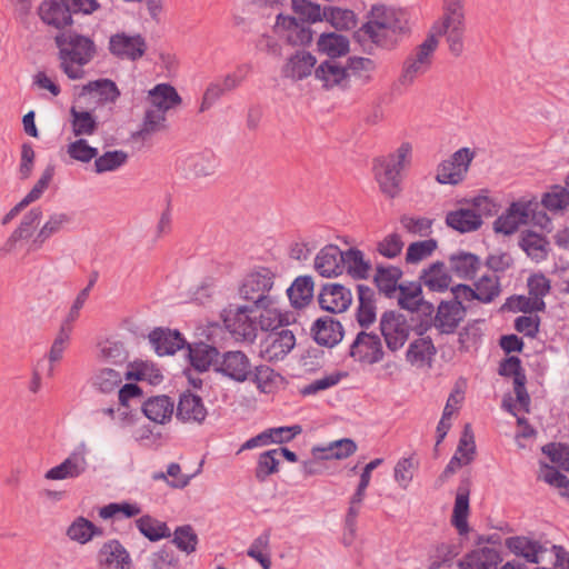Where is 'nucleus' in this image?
Listing matches in <instances>:
<instances>
[{
    "label": "nucleus",
    "instance_id": "obj_60",
    "mask_svg": "<svg viewBox=\"0 0 569 569\" xmlns=\"http://www.w3.org/2000/svg\"><path fill=\"white\" fill-rule=\"evenodd\" d=\"M292 9L299 16L298 20L306 21L308 26L323 19V9L320 4L308 0H292Z\"/></svg>",
    "mask_w": 569,
    "mask_h": 569
},
{
    "label": "nucleus",
    "instance_id": "obj_34",
    "mask_svg": "<svg viewBox=\"0 0 569 569\" xmlns=\"http://www.w3.org/2000/svg\"><path fill=\"white\" fill-rule=\"evenodd\" d=\"M188 357L191 366L200 372L208 370L212 365L216 368L220 361L218 349L203 342L189 345Z\"/></svg>",
    "mask_w": 569,
    "mask_h": 569
},
{
    "label": "nucleus",
    "instance_id": "obj_57",
    "mask_svg": "<svg viewBox=\"0 0 569 569\" xmlns=\"http://www.w3.org/2000/svg\"><path fill=\"white\" fill-rule=\"evenodd\" d=\"M256 309H261L259 315L258 328L263 331H278V328L282 327L287 319L284 316L273 307V303L267 306H253Z\"/></svg>",
    "mask_w": 569,
    "mask_h": 569
},
{
    "label": "nucleus",
    "instance_id": "obj_14",
    "mask_svg": "<svg viewBox=\"0 0 569 569\" xmlns=\"http://www.w3.org/2000/svg\"><path fill=\"white\" fill-rule=\"evenodd\" d=\"M42 210L40 207H34L29 210L20 221L19 226L12 231L0 249L4 256L13 253L21 241L29 240L34 237V231L40 224L42 219Z\"/></svg>",
    "mask_w": 569,
    "mask_h": 569
},
{
    "label": "nucleus",
    "instance_id": "obj_51",
    "mask_svg": "<svg viewBox=\"0 0 569 569\" xmlns=\"http://www.w3.org/2000/svg\"><path fill=\"white\" fill-rule=\"evenodd\" d=\"M166 113L148 104L144 111V117L141 128L137 131L136 136L141 139H147L150 136L166 129Z\"/></svg>",
    "mask_w": 569,
    "mask_h": 569
},
{
    "label": "nucleus",
    "instance_id": "obj_56",
    "mask_svg": "<svg viewBox=\"0 0 569 569\" xmlns=\"http://www.w3.org/2000/svg\"><path fill=\"white\" fill-rule=\"evenodd\" d=\"M541 203L551 212L565 211L569 208V190L563 186L555 184L543 194Z\"/></svg>",
    "mask_w": 569,
    "mask_h": 569
},
{
    "label": "nucleus",
    "instance_id": "obj_50",
    "mask_svg": "<svg viewBox=\"0 0 569 569\" xmlns=\"http://www.w3.org/2000/svg\"><path fill=\"white\" fill-rule=\"evenodd\" d=\"M128 158V153L123 150L106 151L94 159L93 171L97 174L117 171L127 163Z\"/></svg>",
    "mask_w": 569,
    "mask_h": 569
},
{
    "label": "nucleus",
    "instance_id": "obj_39",
    "mask_svg": "<svg viewBox=\"0 0 569 569\" xmlns=\"http://www.w3.org/2000/svg\"><path fill=\"white\" fill-rule=\"evenodd\" d=\"M359 306L357 321L362 328H368L376 321L375 291L366 286L358 284Z\"/></svg>",
    "mask_w": 569,
    "mask_h": 569
},
{
    "label": "nucleus",
    "instance_id": "obj_24",
    "mask_svg": "<svg viewBox=\"0 0 569 569\" xmlns=\"http://www.w3.org/2000/svg\"><path fill=\"white\" fill-rule=\"evenodd\" d=\"M312 332L318 345L329 348L339 343L343 338L342 325L331 316L317 319Z\"/></svg>",
    "mask_w": 569,
    "mask_h": 569
},
{
    "label": "nucleus",
    "instance_id": "obj_19",
    "mask_svg": "<svg viewBox=\"0 0 569 569\" xmlns=\"http://www.w3.org/2000/svg\"><path fill=\"white\" fill-rule=\"evenodd\" d=\"M466 316V308L458 300L441 301L433 318V326L441 333H453Z\"/></svg>",
    "mask_w": 569,
    "mask_h": 569
},
{
    "label": "nucleus",
    "instance_id": "obj_61",
    "mask_svg": "<svg viewBox=\"0 0 569 569\" xmlns=\"http://www.w3.org/2000/svg\"><path fill=\"white\" fill-rule=\"evenodd\" d=\"M67 153L74 161L88 163L97 158L98 149L91 147L88 140L79 138L67 146Z\"/></svg>",
    "mask_w": 569,
    "mask_h": 569
},
{
    "label": "nucleus",
    "instance_id": "obj_40",
    "mask_svg": "<svg viewBox=\"0 0 569 569\" xmlns=\"http://www.w3.org/2000/svg\"><path fill=\"white\" fill-rule=\"evenodd\" d=\"M82 92L100 103H113L120 97V90L110 79L90 81L83 86Z\"/></svg>",
    "mask_w": 569,
    "mask_h": 569
},
{
    "label": "nucleus",
    "instance_id": "obj_31",
    "mask_svg": "<svg viewBox=\"0 0 569 569\" xmlns=\"http://www.w3.org/2000/svg\"><path fill=\"white\" fill-rule=\"evenodd\" d=\"M141 408L149 420L163 425L171 420L174 402L168 396H154L146 400Z\"/></svg>",
    "mask_w": 569,
    "mask_h": 569
},
{
    "label": "nucleus",
    "instance_id": "obj_38",
    "mask_svg": "<svg viewBox=\"0 0 569 569\" xmlns=\"http://www.w3.org/2000/svg\"><path fill=\"white\" fill-rule=\"evenodd\" d=\"M98 358L119 368L129 359V352L121 340L109 338L98 345Z\"/></svg>",
    "mask_w": 569,
    "mask_h": 569
},
{
    "label": "nucleus",
    "instance_id": "obj_55",
    "mask_svg": "<svg viewBox=\"0 0 569 569\" xmlns=\"http://www.w3.org/2000/svg\"><path fill=\"white\" fill-rule=\"evenodd\" d=\"M136 523L139 531L150 541H158L171 535L166 522L159 521L150 516L139 518Z\"/></svg>",
    "mask_w": 569,
    "mask_h": 569
},
{
    "label": "nucleus",
    "instance_id": "obj_2",
    "mask_svg": "<svg viewBox=\"0 0 569 569\" xmlns=\"http://www.w3.org/2000/svg\"><path fill=\"white\" fill-rule=\"evenodd\" d=\"M59 48L61 68L70 79H81L84 74L83 66L89 63L96 54L93 41L78 33H60L56 37Z\"/></svg>",
    "mask_w": 569,
    "mask_h": 569
},
{
    "label": "nucleus",
    "instance_id": "obj_5",
    "mask_svg": "<svg viewBox=\"0 0 569 569\" xmlns=\"http://www.w3.org/2000/svg\"><path fill=\"white\" fill-rule=\"evenodd\" d=\"M253 306H233L230 305L222 311V320L226 329L237 341L252 342L258 332L257 317Z\"/></svg>",
    "mask_w": 569,
    "mask_h": 569
},
{
    "label": "nucleus",
    "instance_id": "obj_48",
    "mask_svg": "<svg viewBox=\"0 0 569 569\" xmlns=\"http://www.w3.org/2000/svg\"><path fill=\"white\" fill-rule=\"evenodd\" d=\"M318 48L319 51L326 53L330 59H335L348 53L349 40L340 33H322L318 40Z\"/></svg>",
    "mask_w": 569,
    "mask_h": 569
},
{
    "label": "nucleus",
    "instance_id": "obj_30",
    "mask_svg": "<svg viewBox=\"0 0 569 569\" xmlns=\"http://www.w3.org/2000/svg\"><path fill=\"white\" fill-rule=\"evenodd\" d=\"M506 546L516 556L523 557L528 562L539 563L543 559V555L548 549L540 542L531 540L527 537H511L506 540Z\"/></svg>",
    "mask_w": 569,
    "mask_h": 569
},
{
    "label": "nucleus",
    "instance_id": "obj_42",
    "mask_svg": "<svg viewBox=\"0 0 569 569\" xmlns=\"http://www.w3.org/2000/svg\"><path fill=\"white\" fill-rule=\"evenodd\" d=\"M436 355V348L431 338L423 337L413 340L406 353L407 361L416 367L430 366L432 357Z\"/></svg>",
    "mask_w": 569,
    "mask_h": 569
},
{
    "label": "nucleus",
    "instance_id": "obj_15",
    "mask_svg": "<svg viewBox=\"0 0 569 569\" xmlns=\"http://www.w3.org/2000/svg\"><path fill=\"white\" fill-rule=\"evenodd\" d=\"M216 371L237 382H244L251 378L252 365L242 351H227L217 362Z\"/></svg>",
    "mask_w": 569,
    "mask_h": 569
},
{
    "label": "nucleus",
    "instance_id": "obj_6",
    "mask_svg": "<svg viewBox=\"0 0 569 569\" xmlns=\"http://www.w3.org/2000/svg\"><path fill=\"white\" fill-rule=\"evenodd\" d=\"M274 274L267 268H261L249 273L240 289L239 293L242 299L252 301V306H267L274 303L273 297L269 295L273 287Z\"/></svg>",
    "mask_w": 569,
    "mask_h": 569
},
{
    "label": "nucleus",
    "instance_id": "obj_9",
    "mask_svg": "<svg viewBox=\"0 0 569 569\" xmlns=\"http://www.w3.org/2000/svg\"><path fill=\"white\" fill-rule=\"evenodd\" d=\"M273 30L290 46H306L312 40L310 26L296 17L279 13Z\"/></svg>",
    "mask_w": 569,
    "mask_h": 569
},
{
    "label": "nucleus",
    "instance_id": "obj_23",
    "mask_svg": "<svg viewBox=\"0 0 569 569\" xmlns=\"http://www.w3.org/2000/svg\"><path fill=\"white\" fill-rule=\"evenodd\" d=\"M149 341L159 356L173 355L186 343L179 331L161 327L149 333Z\"/></svg>",
    "mask_w": 569,
    "mask_h": 569
},
{
    "label": "nucleus",
    "instance_id": "obj_46",
    "mask_svg": "<svg viewBox=\"0 0 569 569\" xmlns=\"http://www.w3.org/2000/svg\"><path fill=\"white\" fill-rule=\"evenodd\" d=\"M480 264L479 258L469 252H459L449 258L450 270L461 279H472Z\"/></svg>",
    "mask_w": 569,
    "mask_h": 569
},
{
    "label": "nucleus",
    "instance_id": "obj_28",
    "mask_svg": "<svg viewBox=\"0 0 569 569\" xmlns=\"http://www.w3.org/2000/svg\"><path fill=\"white\" fill-rule=\"evenodd\" d=\"M148 104L167 113L179 107L182 99L174 87L169 83H159L148 91Z\"/></svg>",
    "mask_w": 569,
    "mask_h": 569
},
{
    "label": "nucleus",
    "instance_id": "obj_10",
    "mask_svg": "<svg viewBox=\"0 0 569 569\" xmlns=\"http://www.w3.org/2000/svg\"><path fill=\"white\" fill-rule=\"evenodd\" d=\"M295 346V333L287 328H282L267 335L261 342L260 353L269 362L279 361L284 359Z\"/></svg>",
    "mask_w": 569,
    "mask_h": 569
},
{
    "label": "nucleus",
    "instance_id": "obj_59",
    "mask_svg": "<svg viewBox=\"0 0 569 569\" xmlns=\"http://www.w3.org/2000/svg\"><path fill=\"white\" fill-rule=\"evenodd\" d=\"M418 467L419 461L413 456L398 460L393 469V477L396 482L402 489H407L412 481Z\"/></svg>",
    "mask_w": 569,
    "mask_h": 569
},
{
    "label": "nucleus",
    "instance_id": "obj_32",
    "mask_svg": "<svg viewBox=\"0 0 569 569\" xmlns=\"http://www.w3.org/2000/svg\"><path fill=\"white\" fill-rule=\"evenodd\" d=\"M446 223L453 230L466 233L478 230L482 224V219L472 208H460L447 213Z\"/></svg>",
    "mask_w": 569,
    "mask_h": 569
},
{
    "label": "nucleus",
    "instance_id": "obj_4",
    "mask_svg": "<svg viewBox=\"0 0 569 569\" xmlns=\"http://www.w3.org/2000/svg\"><path fill=\"white\" fill-rule=\"evenodd\" d=\"M438 46L439 39L433 32H430L427 38L405 59L401 74L399 77V83L402 86H410L418 77L428 72L431 68L433 54Z\"/></svg>",
    "mask_w": 569,
    "mask_h": 569
},
{
    "label": "nucleus",
    "instance_id": "obj_1",
    "mask_svg": "<svg viewBox=\"0 0 569 569\" xmlns=\"http://www.w3.org/2000/svg\"><path fill=\"white\" fill-rule=\"evenodd\" d=\"M359 31L377 47L395 50L410 37L411 26L406 11L385 4H375L369 11L368 21Z\"/></svg>",
    "mask_w": 569,
    "mask_h": 569
},
{
    "label": "nucleus",
    "instance_id": "obj_22",
    "mask_svg": "<svg viewBox=\"0 0 569 569\" xmlns=\"http://www.w3.org/2000/svg\"><path fill=\"white\" fill-rule=\"evenodd\" d=\"M41 20L56 29L72 23L71 8L64 0H44L39 7Z\"/></svg>",
    "mask_w": 569,
    "mask_h": 569
},
{
    "label": "nucleus",
    "instance_id": "obj_49",
    "mask_svg": "<svg viewBox=\"0 0 569 569\" xmlns=\"http://www.w3.org/2000/svg\"><path fill=\"white\" fill-rule=\"evenodd\" d=\"M70 123L74 137L92 136L98 130L97 119L91 112L78 110L76 107L70 109Z\"/></svg>",
    "mask_w": 569,
    "mask_h": 569
},
{
    "label": "nucleus",
    "instance_id": "obj_63",
    "mask_svg": "<svg viewBox=\"0 0 569 569\" xmlns=\"http://www.w3.org/2000/svg\"><path fill=\"white\" fill-rule=\"evenodd\" d=\"M269 533H262L257 537L251 546L249 547L247 555L258 561L262 569L271 568V559L268 552H266L269 548Z\"/></svg>",
    "mask_w": 569,
    "mask_h": 569
},
{
    "label": "nucleus",
    "instance_id": "obj_35",
    "mask_svg": "<svg viewBox=\"0 0 569 569\" xmlns=\"http://www.w3.org/2000/svg\"><path fill=\"white\" fill-rule=\"evenodd\" d=\"M342 258L343 271L346 270L351 278L356 280L368 279L372 264L365 258V253L361 250L350 248L342 251Z\"/></svg>",
    "mask_w": 569,
    "mask_h": 569
},
{
    "label": "nucleus",
    "instance_id": "obj_8",
    "mask_svg": "<svg viewBox=\"0 0 569 569\" xmlns=\"http://www.w3.org/2000/svg\"><path fill=\"white\" fill-rule=\"evenodd\" d=\"M380 331L387 348L395 352L403 347L410 335V325L405 316L387 311L380 318Z\"/></svg>",
    "mask_w": 569,
    "mask_h": 569
},
{
    "label": "nucleus",
    "instance_id": "obj_12",
    "mask_svg": "<svg viewBox=\"0 0 569 569\" xmlns=\"http://www.w3.org/2000/svg\"><path fill=\"white\" fill-rule=\"evenodd\" d=\"M349 355L359 362L373 365L383 359L385 352L379 336L360 331L350 346Z\"/></svg>",
    "mask_w": 569,
    "mask_h": 569
},
{
    "label": "nucleus",
    "instance_id": "obj_37",
    "mask_svg": "<svg viewBox=\"0 0 569 569\" xmlns=\"http://www.w3.org/2000/svg\"><path fill=\"white\" fill-rule=\"evenodd\" d=\"M315 283L310 276H300L296 278L292 284L287 289L290 303L296 309L308 306L313 298Z\"/></svg>",
    "mask_w": 569,
    "mask_h": 569
},
{
    "label": "nucleus",
    "instance_id": "obj_18",
    "mask_svg": "<svg viewBox=\"0 0 569 569\" xmlns=\"http://www.w3.org/2000/svg\"><path fill=\"white\" fill-rule=\"evenodd\" d=\"M351 302V290L340 283L325 284L319 293L320 307L332 313L346 311Z\"/></svg>",
    "mask_w": 569,
    "mask_h": 569
},
{
    "label": "nucleus",
    "instance_id": "obj_13",
    "mask_svg": "<svg viewBox=\"0 0 569 569\" xmlns=\"http://www.w3.org/2000/svg\"><path fill=\"white\" fill-rule=\"evenodd\" d=\"M532 209L529 201L512 202L509 208L493 222L496 233L513 234L523 224H527Z\"/></svg>",
    "mask_w": 569,
    "mask_h": 569
},
{
    "label": "nucleus",
    "instance_id": "obj_44",
    "mask_svg": "<svg viewBox=\"0 0 569 569\" xmlns=\"http://www.w3.org/2000/svg\"><path fill=\"white\" fill-rule=\"evenodd\" d=\"M402 271L398 267L377 266L373 280L379 291L391 298L398 291Z\"/></svg>",
    "mask_w": 569,
    "mask_h": 569
},
{
    "label": "nucleus",
    "instance_id": "obj_52",
    "mask_svg": "<svg viewBox=\"0 0 569 569\" xmlns=\"http://www.w3.org/2000/svg\"><path fill=\"white\" fill-rule=\"evenodd\" d=\"M519 244L522 248V250L532 260H536L537 262L545 260L548 254V241L542 236L536 232H523L519 241Z\"/></svg>",
    "mask_w": 569,
    "mask_h": 569
},
{
    "label": "nucleus",
    "instance_id": "obj_27",
    "mask_svg": "<svg viewBox=\"0 0 569 569\" xmlns=\"http://www.w3.org/2000/svg\"><path fill=\"white\" fill-rule=\"evenodd\" d=\"M130 562L128 551L117 540L104 543L99 551V566L101 569H129Z\"/></svg>",
    "mask_w": 569,
    "mask_h": 569
},
{
    "label": "nucleus",
    "instance_id": "obj_16",
    "mask_svg": "<svg viewBox=\"0 0 569 569\" xmlns=\"http://www.w3.org/2000/svg\"><path fill=\"white\" fill-rule=\"evenodd\" d=\"M87 468L86 448L81 446L72 451L60 465L49 469L44 478L47 480L73 479L81 476Z\"/></svg>",
    "mask_w": 569,
    "mask_h": 569
},
{
    "label": "nucleus",
    "instance_id": "obj_54",
    "mask_svg": "<svg viewBox=\"0 0 569 569\" xmlns=\"http://www.w3.org/2000/svg\"><path fill=\"white\" fill-rule=\"evenodd\" d=\"M68 537L79 543H86L94 536H101L102 530L83 517L77 518L67 530Z\"/></svg>",
    "mask_w": 569,
    "mask_h": 569
},
{
    "label": "nucleus",
    "instance_id": "obj_29",
    "mask_svg": "<svg viewBox=\"0 0 569 569\" xmlns=\"http://www.w3.org/2000/svg\"><path fill=\"white\" fill-rule=\"evenodd\" d=\"M501 562V556L498 549L483 547L472 550L460 561V569H497Z\"/></svg>",
    "mask_w": 569,
    "mask_h": 569
},
{
    "label": "nucleus",
    "instance_id": "obj_3",
    "mask_svg": "<svg viewBox=\"0 0 569 569\" xmlns=\"http://www.w3.org/2000/svg\"><path fill=\"white\" fill-rule=\"evenodd\" d=\"M412 146L402 142L395 152L375 161L376 179L381 191L388 197H396L400 190V173L411 163Z\"/></svg>",
    "mask_w": 569,
    "mask_h": 569
},
{
    "label": "nucleus",
    "instance_id": "obj_33",
    "mask_svg": "<svg viewBox=\"0 0 569 569\" xmlns=\"http://www.w3.org/2000/svg\"><path fill=\"white\" fill-rule=\"evenodd\" d=\"M71 222V217L66 212H54L50 214L43 226L32 238L29 250H39L44 242L53 234L60 232Z\"/></svg>",
    "mask_w": 569,
    "mask_h": 569
},
{
    "label": "nucleus",
    "instance_id": "obj_62",
    "mask_svg": "<svg viewBox=\"0 0 569 569\" xmlns=\"http://www.w3.org/2000/svg\"><path fill=\"white\" fill-rule=\"evenodd\" d=\"M278 456H280V451L273 449L264 451L259 456L256 468V478L259 481H264L270 475L278 471Z\"/></svg>",
    "mask_w": 569,
    "mask_h": 569
},
{
    "label": "nucleus",
    "instance_id": "obj_47",
    "mask_svg": "<svg viewBox=\"0 0 569 569\" xmlns=\"http://www.w3.org/2000/svg\"><path fill=\"white\" fill-rule=\"evenodd\" d=\"M357 450V445L352 439L343 438L340 440H336L330 442L326 447H313L312 453L317 456L318 452L322 455L319 456L320 459L329 460V459H346L353 455Z\"/></svg>",
    "mask_w": 569,
    "mask_h": 569
},
{
    "label": "nucleus",
    "instance_id": "obj_11",
    "mask_svg": "<svg viewBox=\"0 0 569 569\" xmlns=\"http://www.w3.org/2000/svg\"><path fill=\"white\" fill-rule=\"evenodd\" d=\"M147 42L141 34H127L118 32L112 34L109 40L110 52L122 60L137 61L143 57L147 51Z\"/></svg>",
    "mask_w": 569,
    "mask_h": 569
},
{
    "label": "nucleus",
    "instance_id": "obj_25",
    "mask_svg": "<svg viewBox=\"0 0 569 569\" xmlns=\"http://www.w3.org/2000/svg\"><path fill=\"white\" fill-rule=\"evenodd\" d=\"M176 416L182 422L200 425L207 417V409L199 396L186 392L180 396Z\"/></svg>",
    "mask_w": 569,
    "mask_h": 569
},
{
    "label": "nucleus",
    "instance_id": "obj_43",
    "mask_svg": "<svg viewBox=\"0 0 569 569\" xmlns=\"http://www.w3.org/2000/svg\"><path fill=\"white\" fill-rule=\"evenodd\" d=\"M423 284L431 291H445L451 283V276L446 269L443 262L437 261L428 269H425L420 276Z\"/></svg>",
    "mask_w": 569,
    "mask_h": 569
},
{
    "label": "nucleus",
    "instance_id": "obj_41",
    "mask_svg": "<svg viewBox=\"0 0 569 569\" xmlns=\"http://www.w3.org/2000/svg\"><path fill=\"white\" fill-rule=\"evenodd\" d=\"M440 24L432 30L466 29L465 1L443 2Z\"/></svg>",
    "mask_w": 569,
    "mask_h": 569
},
{
    "label": "nucleus",
    "instance_id": "obj_64",
    "mask_svg": "<svg viewBox=\"0 0 569 569\" xmlns=\"http://www.w3.org/2000/svg\"><path fill=\"white\" fill-rule=\"evenodd\" d=\"M323 18L336 29H350L356 23L355 13L351 10L336 7H325Z\"/></svg>",
    "mask_w": 569,
    "mask_h": 569
},
{
    "label": "nucleus",
    "instance_id": "obj_36",
    "mask_svg": "<svg viewBox=\"0 0 569 569\" xmlns=\"http://www.w3.org/2000/svg\"><path fill=\"white\" fill-rule=\"evenodd\" d=\"M316 57L307 51H298L283 68V74L293 80H302L309 77L315 68Z\"/></svg>",
    "mask_w": 569,
    "mask_h": 569
},
{
    "label": "nucleus",
    "instance_id": "obj_21",
    "mask_svg": "<svg viewBox=\"0 0 569 569\" xmlns=\"http://www.w3.org/2000/svg\"><path fill=\"white\" fill-rule=\"evenodd\" d=\"M316 271L325 277L332 278L343 272L342 251L336 244L325 246L315 258Z\"/></svg>",
    "mask_w": 569,
    "mask_h": 569
},
{
    "label": "nucleus",
    "instance_id": "obj_45",
    "mask_svg": "<svg viewBox=\"0 0 569 569\" xmlns=\"http://www.w3.org/2000/svg\"><path fill=\"white\" fill-rule=\"evenodd\" d=\"M376 68V62L370 58H349L346 63V70H348V88H350L352 78L358 80L362 84L368 83L372 79V73L375 72Z\"/></svg>",
    "mask_w": 569,
    "mask_h": 569
},
{
    "label": "nucleus",
    "instance_id": "obj_7",
    "mask_svg": "<svg viewBox=\"0 0 569 569\" xmlns=\"http://www.w3.org/2000/svg\"><path fill=\"white\" fill-rule=\"evenodd\" d=\"M475 158L470 148L457 150L449 159L441 161L437 167L436 180L440 184L456 186L462 182Z\"/></svg>",
    "mask_w": 569,
    "mask_h": 569
},
{
    "label": "nucleus",
    "instance_id": "obj_26",
    "mask_svg": "<svg viewBox=\"0 0 569 569\" xmlns=\"http://www.w3.org/2000/svg\"><path fill=\"white\" fill-rule=\"evenodd\" d=\"M469 495H470V480L462 479L456 495L451 522L460 535H466L469 531L468 515H469Z\"/></svg>",
    "mask_w": 569,
    "mask_h": 569
},
{
    "label": "nucleus",
    "instance_id": "obj_53",
    "mask_svg": "<svg viewBox=\"0 0 569 569\" xmlns=\"http://www.w3.org/2000/svg\"><path fill=\"white\" fill-rule=\"evenodd\" d=\"M123 375L117 368H102L94 375L93 386L103 393L113 392L121 386Z\"/></svg>",
    "mask_w": 569,
    "mask_h": 569
},
{
    "label": "nucleus",
    "instance_id": "obj_17",
    "mask_svg": "<svg viewBox=\"0 0 569 569\" xmlns=\"http://www.w3.org/2000/svg\"><path fill=\"white\" fill-rule=\"evenodd\" d=\"M398 305L401 309L419 312L427 317H431L435 311L432 303L423 300L422 288L419 282L399 284Z\"/></svg>",
    "mask_w": 569,
    "mask_h": 569
},
{
    "label": "nucleus",
    "instance_id": "obj_20",
    "mask_svg": "<svg viewBox=\"0 0 569 569\" xmlns=\"http://www.w3.org/2000/svg\"><path fill=\"white\" fill-rule=\"evenodd\" d=\"M348 70L335 59H327L315 68V78L327 90L333 88L348 89Z\"/></svg>",
    "mask_w": 569,
    "mask_h": 569
},
{
    "label": "nucleus",
    "instance_id": "obj_58",
    "mask_svg": "<svg viewBox=\"0 0 569 569\" xmlns=\"http://www.w3.org/2000/svg\"><path fill=\"white\" fill-rule=\"evenodd\" d=\"M476 299L489 303L500 295V283L497 276H482L475 283Z\"/></svg>",
    "mask_w": 569,
    "mask_h": 569
}]
</instances>
